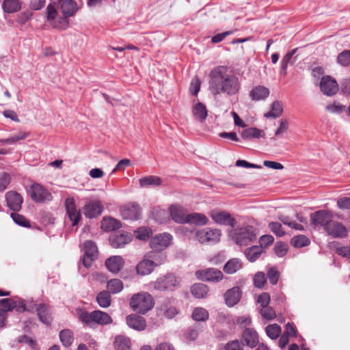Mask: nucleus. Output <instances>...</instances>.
<instances>
[{
  "mask_svg": "<svg viewBox=\"0 0 350 350\" xmlns=\"http://www.w3.org/2000/svg\"><path fill=\"white\" fill-rule=\"evenodd\" d=\"M107 288L109 293L116 294L123 289V283L120 279H112L107 282Z\"/></svg>",
  "mask_w": 350,
  "mask_h": 350,
  "instance_id": "obj_42",
  "label": "nucleus"
},
{
  "mask_svg": "<svg viewBox=\"0 0 350 350\" xmlns=\"http://www.w3.org/2000/svg\"><path fill=\"white\" fill-rule=\"evenodd\" d=\"M208 311L203 308H196L192 313L193 320L196 321H205L208 319Z\"/></svg>",
  "mask_w": 350,
  "mask_h": 350,
  "instance_id": "obj_50",
  "label": "nucleus"
},
{
  "mask_svg": "<svg viewBox=\"0 0 350 350\" xmlns=\"http://www.w3.org/2000/svg\"><path fill=\"white\" fill-rule=\"evenodd\" d=\"M261 253L262 249L257 245L252 246L247 249L245 252L247 260L250 262H254L258 258Z\"/></svg>",
  "mask_w": 350,
  "mask_h": 350,
  "instance_id": "obj_48",
  "label": "nucleus"
},
{
  "mask_svg": "<svg viewBox=\"0 0 350 350\" xmlns=\"http://www.w3.org/2000/svg\"><path fill=\"white\" fill-rule=\"evenodd\" d=\"M332 213L326 210L318 211L310 215L312 224L315 226H322L325 230L332 220Z\"/></svg>",
  "mask_w": 350,
  "mask_h": 350,
  "instance_id": "obj_10",
  "label": "nucleus"
},
{
  "mask_svg": "<svg viewBox=\"0 0 350 350\" xmlns=\"http://www.w3.org/2000/svg\"><path fill=\"white\" fill-rule=\"evenodd\" d=\"M280 276V273L275 267H271L267 271V277L271 284H276Z\"/></svg>",
  "mask_w": 350,
  "mask_h": 350,
  "instance_id": "obj_55",
  "label": "nucleus"
},
{
  "mask_svg": "<svg viewBox=\"0 0 350 350\" xmlns=\"http://www.w3.org/2000/svg\"><path fill=\"white\" fill-rule=\"evenodd\" d=\"M282 111L283 107L282 103L280 101L276 100L271 105V110L269 112L265 113V116L266 118H275L280 116L282 113Z\"/></svg>",
  "mask_w": 350,
  "mask_h": 350,
  "instance_id": "obj_46",
  "label": "nucleus"
},
{
  "mask_svg": "<svg viewBox=\"0 0 350 350\" xmlns=\"http://www.w3.org/2000/svg\"><path fill=\"white\" fill-rule=\"evenodd\" d=\"M83 264L85 267L89 268L97 257V246L92 241H86L83 243Z\"/></svg>",
  "mask_w": 350,
  "mask_h": 350,
  "instance_id": "obj_11",
  "label": "nucleus"
},
{
  "mask_svg": "<svg viewBox=\"0 0 350 350\" xmlns=\"http://www.w3.org/2000/svg\"><path fill=\"white\" fill-rule=\"evenodd\" d=\"M325 110L327 112L333 114H341L346 110L345 105L339 102L334 101L326 105Z\"/></svg>",
  "mask_w": 350,
  "mask_h": 350,
  "instance_id": "obj_45",
  "label": "nucleus"
},
{
  "mask_svg": "<svg viewBox=\"0 0 350 350\" xmlns=\"http://www.w3.org/2000/svg\"><path fill=\"white\" fill-rule=\"evenodd\" d=\"M154 300L150 294L142 292L133 295L130 300L131 308L139 314H146L154 306Z\"/></svg>",
  "mask_w": 350,
  "mask_h": 350,
  "instance_id": "obj_3",
  "label": "nucleus"
},
{
  "mask_svg": "<svg viewBox=\"0 0 350 350\" xmlns=\"http://www.w3.org/2000/svg\"><path fill=\"white\" fill-rule=\"evenodd\" d=\"M320 89L325 95L332 96L338 92V85L334 78L330 76H325L321 79Z\"/></svg>",
  "mask_w": 350,
  "mask_h": 350,
  "instance_id": "obj_13",
  "label": "nucleus"
},
{
  "mask_svg": "<svg viewBox=\"0 0 350 350\" xmlns=\"http://www.w3.org/2000/svg\"><path fill=\"white\" fill-rule=\"evenodd\" d=\"M36 306V310L39 320L46 325H51L53 318L49 307L43 303L38 305L33 304Z\"/></svg>",
  "mask_w": 350,
  "mask_h": 350,
  "instance_id": "obj_23",
  "label": "nucleus"
},
{
  "mask_svg": "<svg viewBox=\"0 0 350 350\" xmlns=\"http://www.w3.org/2000/svg\"><path fill=\"white\" fill-rule=\"evenodd\" d=\"M179 285V281L173 274H167L158 278L154 284V288L159 291H174Z\"/></svg>",
  "mask_w": 350,
  "mask_h": 350,
  "instance_id": "obj_9",
  "label": "nucleus"
},
{
  "mask_svg": "<svg viewBox=\"0 0 350 350\" xmlns=\"http://www.w3.org/2000/svg\"><path fill=\"white\" fill-rule=\"evenodd\" d=\"M338 62L344 66H347L350 64V50L344 51L338 55Z\"/></svg>",
  "mask_w": 350,
  "mask_h": 350,
  "instance_id": "obj_53",
  "label": "nucleus"
},
{
  "mask_svg": "<svg viewBox=\"0 0 350 350\" xmlns=\"http://www.w3.org/2000/svg\"><path fill=\"white\" fill-rule=\"evenodd\" d=\"M103 206L98 200H93L86 203L83 207V213L88 218L98 217L103 212Z\"/></svg>",
  "mask_w": 350,
  "mask_h": 350,
  "instance_id": "obj_17",
  "label": "nucleus"
},
{
  "mask_svg": "<svg viewBox=\"0 0 350 350\" xmlns=\"http://www.w3.org/2000/svg\"><path fill=\"white\" fill-rule=\"evenodd\" d=\"M135 237L139 240L146 241L152 234V230L149 227H140L134 232Z\"/></svg>",
  "mask_w": 350,
  "mask_h": 350,
  "instance_id": "obj_47",
  "label": "nucleus"
},
{
  "mask_svg": "<svg viewBox=\"0 0 350 350\" xmlns=\"http://www.w3.org/2000/svg\"><path fill=\"white\" fill-rule=\"evenodd\" d=\"M196 275L199 280L210 282H219L224 278L222 272L215 268L198 271Z\"/></svg>",
  "mask_w": 350,
  "mask_h": 350,
  "instance_id": "obj_12",
  "label": "nucleus"
},
{
  "mask_svg": "<svg viewBox=\"0 0 350 350\" xmlns=\"http://www.w3.org/2000/svg\"><path fill=\"white\" fill-rule=\"evenodd\" d=\"M113 345L116 350H129L131 341L127 336L119 335L115 338Z\"/></svg>",
  "mask_w": 350,
  "mask_h": 350,
  "instance_id": "obj_36",
  "label": "nucleus"
},
{
  "mask_svg": "<svg viewBox=\"0 0 350 350\" xmlns=\"http://www.w3.org/2000/svg\"><path fill=\"white\" fill-rule=\"evenodd\" d=\"M154 269V267L146 256H144V259L140 261L136 267L137 273L141 275H146L151 273Z\"/></svg>",
  "mask_w": 350,
  "mask_h": 350,
  "instance_id": "obj_30",
  "label": "nucleus"
},
{
  "mask_svg": "<svg viewBox=\"0 0 350 350\" xmlns=\"http://www.w3.org/2000/svg\"><path fill=\"white\" fill-rule=\"evenodd\" d=\"M243 338L246 344L250 347H255L258 342V336L256 331L247 328L243 334Z\"/></svg>",
  "mask_w": 350,
  "mask_h": 350,
  "instance_id": "obj_34",
  "label": "nucleus"
},
{
  "mask_svg": "<svg viewBox=\"0 0 350 350\" xmlns=\"http://www.w3.org/2000/svg\"><path fill=\"white\" fill-rule=\"evenodd\" d=\"M121 226V222L112 217H105L101 222V228L105 231L116 230Z\"/></svg>",
  "mask_w": 350,
  "mask_h": 350,
  "instance_id": "obj_35",
  "label": "nucleus"
},
{
  "mask_svg": "<svg viewBox=\"0 0 350 350\" xmlns=\"http://www.w3.org/2000/svg\"><path fill=\"white\" fill-rule=\"evenodd\" d=\"M2 8L6 13H14L21 9V0H3Z\"/></svg>",
  "mask_w": 350,
  "mask_h": 350,
  "instance_id": "obj_37",
  "label": "nucleus"
},
{
  "mask_svg": "<svg viewBox=\"0 0 350 350\" xmlns=\"http://www.w3.org/2000/svg\"><path fill=\"white\" fill-rule=\"evenodd\" d=\"M47 20L51 24L57 18V12L55 5L50 3L46 8Z\"/></svg>",
  "mask_w": 350,
  "mask_h": 350,
  "instance_id": "obj_59",
  "label": "nucleus"
},
{
  "mask_svg": "<svg viewBox=\"0 0 350 350\" xmlns=\"http://www.w3.org/2000/svg\"><path fill=\"white\" fill-rule=\"evenodd\" d=\"M16 310L17 312H22L25 310L32 311L33 306L26 307L24 300L20 298H4L0 299V311L3 312L5 321L7 318V312Z\"/></svg>",
  "mask_w": 350,
  "mask_h": 350,
  "instance_id": "obj_4",
  "label": "nucleus"
},
{
  "mask_svg": "<svg viewBox=\"0 0 350 350\" xmlns=\"http://www.w3.org/2000/svg\"><path fill=\"white\" fill-rule=\"evenodd\" d=\"M66 213L72 221V225L76 226L81 219V213L77 209L75 202L73 198H68L65 201Z\"/></svg>",
  "mask_w": 350,
  "mask_h": 350,
  "instance_id": "obj_16",
  "label": "nucleus"
},
{
  "mask_svg": "<svg viewBox=\"0 0 350 350\" xmlns=\"http://www.w3.org/2000/svg\"><path fill=\"white\" fill-rule=\"evenodd\" d=\"M201 81L198 77H195L190 84V91L192 94L197 95L200 90Z\"/></svg>",
  "mask_w": 350,
  "mask_h": 350,
  "instance_id": "obj_61",
  "label": "nucleus"
},
{
  "mask_svg": "<svg viewBox=\"0 0 350 350\" xmlns=\"http://www.w3.org/2000/svg\"><path fill=\"white\" fill-rule=\"evenodd\" d=\"M242 268V262L239 258H232L224 266V271L227 274H234Z\"/></svg>",
  "mask_w": 350,
  "mask_h": 350,
  "instance_id": "obj_32",
  "label": "nucleus"
},
{
  "mask_svg": "<svg viewBox=\"0 0 350 350\" xmlns=\"http://www.w3.org/2000/svg\"><path fill=\"white\" fill-rule=\"evenodd\" d=\"M158 314L167 319H172L178 314V310L170 299H165L159 306Z\"/></svg>",
  "mask_w": 350,
  "mask_h": 350,
  "instance_id": "obj_19",
  "label": "nucleus"
},
{
  "mask_svg": "<svg viewBox=\"0 0 350 350\" xmlns=\"http://www.w3.org/2000/svg\"><path fill=\"white\" fill-rule=\"evenodd\" d=\"M192 113L196 119L202 122L206 120L208 111L206 106L203 103L198 102L193 107Z\"/></svg>",
  "mask_w": 350,
  "mask_h": 350,
  "instance_id": "obj_31",
  "label": "nucleus"
},
{
  "mask_svg": "<svg viewBox=\"0 0 350 350\" xmlns=\"http://www.w3.org/2000/svg\"><path fill=\"white\" fill-rule=\"evenodd\" d=\"M241 295V291L238 286L228 290L224 295L226 304L228 306H234L239 301Z\"/></svg>",
  "mask_w": 350,
  "mask_h": 350,
  "instance_id": "obj_26",
  "label": "nucleus"
},
{
  "mask_svg": "<svg viewBox=\"0 0 350 350\" xmlns=\"http://www.w3.org/2000/svg\"><path fill=\"white\" fill-rule=\"evenodd\" d=\"M172 219L176 223L185 224L187 211L179 204H172L169 208Z\"/></svg>",
  "mask_w": 350,
  "mask_h": 350,
  "instance_id": "obj_22",
  "label": "nucleus"
},
{
  "mask_svg": "<svg viewBox=\"0 0 350 350\" xmlns=\"http://www.w3.org/2000/svg\"><path fill=\"white\" fill-rule=\"evenodd\" d=\"M59 338L64 346L70 347L74 340L73 333L70 329H64L59 333Z\"/></svg>",
  "mask_w": 350,
  "mask_h": 350,
  "instance_id": "obj_44",
  "label": "nucleus"
},
{
  "mask_svg": "<svg viewBox=\"0 0 350 350\" xmlns=\"http://www.w3.org/2000/svg\"><path fill=\"white\" fill-rule=\"evenodd\" d=\"M172 237L168 233H162L154 237L150 242V246L155 250H163L170 245Z\"/></svg>",
  "mask_w": 350,
  "mask_h": 350,
  "instance_id": "obj_15",
  "label": "nucleus"
},
{
  "mask_svg": "<svg viewBox=\"0 0 350 350\" xmlns=\"http://www.w3.org/2000/svg\"><path fill=\"white\" fill-rule=\"evenodd\" d=\"M208 291L207 286L202 283L195 284L191 288V294L198 299L206 297Z\"/></svg>",
  "mask_w": 350,
  "mask_h": 350,
  "instance_id": "obj_40",
  "label": "nucleus"
},
{
  "mask_svg": "<svg viewBox=\"0 0 350 350\" xmlns=\"http://www.w3.org/2000/svg\"><path fill=\"white\" fill-rule=\"evenodd\" d=\"M243 344L241 340H234L228 342L225 345V350H242Z\"/></svg>",
  "mask_w": 350,
  "mask_h": 350,
  "instance_id": "obj_60",
  "label": "nucleus"
},
{
  "mask_svg": "<svg viewBox=\"0 0 350 350\" xmlns=\"http://www.w3.org/2000/svg\"><path fill=\"white\" fill-rule=\"evenodd\" d=\"M325 231L334 238H344L347 236L346 227L342 224L332 220L326 227Z\"/></svg>",
  "mask_w": 350,
  "mask_h": 350,
  "instance_id": "obj_18",
  "label": "nucleus"
},
{
  "mask_svg": "<svg viewBox=\"0 0 350 350\" xmlns=\"http://www.w3.org/2000/svg\"><path fill=\"white\" fill-rule=\"evenodd\" d=\"M77 3L72 0H67L62 3V12L65 16H72L77 10Z\"/></svg>",
  "mask_w": 350,
  "mask_h": 350,
  "instance_id": "obj_39",
  "label": "nucleus"
},
{
  "mask_svg": "<svg viewBox=\"0 0 350 350\" xmlns=\"http://www.w3.org/2000/svg\"><path fill=\"white\" fill-rule=\"evenodd\" d=\"M274 238L271 235H263L260 238V247H266L273 243Z\"/></svg>",
  "mask_w": 350,
  "mask_h": 350,
  "instance_id": "obj_64",
  "label": "nucleus"
},
{
  "mask_svg": "<svg viewBox=\"0 0 350 350\" xmlns=\"http://www.w3.org/2000/svg\"><path fill=\"white\" fill-rule=\"evenodd\" d=\"M29 193L31 198L36 202H45L52 200L51 193L42 185L38 183L33 184L29 189Z\"/></svg>",
  "mask_w": 350,
  "mask_h": 350,
  "instance_id": "obj_7",
  "label": "nucleus"
},
{
  "mask_svg": "<svg viewBox=\"0 0 350 350\" xmlns=\"http://www.w3.org/2000/svg\"><path fill=\"white\" fill-rule=\"evenodd\" d=\"M243 139H248L251 138L258 139L260 137H265V132L262 130H260L257 128L251 127L244 129L241 134Z\"/></svg>",
  "mask_w": 350,
  "mask_h": 350,
  "instance_id": "obj_38",
  "label": "nucleus"
},
{
  "mask_svg": "<svg viewBox=\"0 0 350 350\" xmlns=\"http://www.w3.org/2000/svg\"><path fill=\"white\" fill-rule=\"evenodd\" d=\"M68 16H65L63 15L62 17L57 18L54 21L52 22L51 25L55 28L65 29L68 26Z\"/></svg>",
  "mask_w": 350,
  "mask_h": 350,
  "instance_id": "obj_51",
  "label": "nucleus"
},
{
  "mask_svg": "<svg viewBox=\"0 0 350 350\" xmlns=\"http://www.w3.org/2000/svg\"><path fill=\"white\" fill-rule=\"evenodd\" d=\"M265 332L267 335L272 340L277 339L281 334V327L276 323L271 324L268 325Z\"/></svg>",
  "mask_w": 350,
  "mask_h": 350,
  "instance_id": "obj_49",
  "label": "nucleus"
},
{
  "mask_svg": "<svg viewBox=\"0 0 350 350\" xmlns=\"http://www.w3.org/2000/svg\"><path fill=\"white\" fill-rule=\"evenodd\" d=\"M266 277L264 273L257 272L254 277V285L258 288H261L266 283Z\"/></svg>",
  "mask_w": 350,
  "mask_h": 350,
  "instance_id": "obj_52",
  "label": "nucleus"
},
{
  "mask_svg": "<svg viewBox=\"0 0 350 350\" xmlns=\"http://www.w3.org/2000/svg\"><path fill=\"white\" fill-rule=\"evenodd\" d=\"M269 90L265 86L258 85L250 92V96L252 100H264L269 95Z\"/></svg>",
  "mask_w": 350,
  "mask_h": 350,
  "instance_id": "obj_29",
  "label": "nucleus"
},
{
  "mask_svg": "<svg viewBox=\"0 0 350 350\" xmlns=\"http://www.w3.org/2000/svg\"><path fill=\"white\" fill-rule=\"evenodd\" d=\"M274 250L278 257H283L287 253L288 246L286 244L280 242L275 244Z\"/></svg>",
  "mask_w": 350,
  "mask_h": 350,
  "instance_id": "obj_58",
  "label": "nucleus"
},
{
  "mask_svg": "<svg viewBox=\"0 0 350 350\" xmlns=\"http://www.w3.org/2000/svg\"><path fill=\"white\" fill-rule=\"evenodd\" d=\"M5 198L7 204L10 209L14 211L21 210L23 202L21 194L16 191H9L5 194Z\"/></svg>",
  "mask_w": 350,
  "mask_h": 350,
  "instance_id": "obj_24",
  "label": "nucleus"
},
{
  "mask_svg": "<svg viewBox=\"0 0 350 350\" xmlns=\"http://www.w3.org/2000/svg\"><path fill=\"white\" fill-rule=\"evenodd\" d=\"M310 243V239L304 234L294 236L291 240V244L297 248L308 246Z\"/></svg>",
  "mask_w": 350,
  "mask_h": 350,
  "instance_id": "obj_41",
  "label": "nucleus"
},
{
  "mask_svg": "<svg viewBox=\"0 0 350 350\" xmlns=\"http://www.w3.org/2000/svg\"><path fill=\"white\" fill-rule=\"evenodd\" d=\"M260 314L264 319L268 320H272L276 317L273 308L268 306L260 310Z\"/></svg>",
  "mask_w": 350,
  "mask_h": 350,
  "instance_id": "obj_57",
  "label": "nucleus"
},
{
  "mask_svg": "<svg viewBox=\"0 0 350 350\" xmlns=\"http://www.w3.org/2000/svg\"><path fill=\"white\" fill-rule=\"evenodd\" d=\"M208 222V217L200 213H187L185 224H190L196 226H204Z\"/></svg>",
  "mask_w": 350,
  "mask_h": 350,
  "instance_id": "obj_27",
  "label": "nucleus"
},
{
  "mask_svg": "<svg viewBox=\"0 0 350 350\" xmlns=\"http://www.w3.org/2000/svg\"><path fill=\"white\" fill-rule=\"evenodd\" d=\"M11 217L14 221L21 226H29V221L22 215L16 213H11Z\"/></svg>",
  "mask_w": 350,
  "mask_h": 350,
  "instance_id": "obj_54",
  "label": "nucleus"
},
{
  "mask_svg": "<svg viewBox=\"0 0 350 350\" xmlns=\"http://www.w3.org/2000/svg\"><path fill=\"white\" fill-rule=\"evenodd\" d=\"M141 187H157L162 184V180L157 176H147L139 180Z\"/></svg>",
  "mask_w": 350,
  "mask_h": 350,
  "instance_id": "obj_33",
  "label": "nucleus"
},
{
  "mask_svg": "<svg viewBox=\"0 0 350 350\" xmlns=\"http://www.w3.org/2000/svg\"><path fill=\"white\" fill-rule=\"evenodd\" d=\"M209 90L214 96L225 94L232 96L240 91L239 78L227 66L214 68L209 73Z\"/></svg>",
  "mask_w": 350,
  "mask_h": 350,
  "instance_id": "obj_1",
  "label": "nucleus"
},
{
  "mask_svg": "<svg viewBox=\"0 0 350 350\" xmlns=\"http://www.w3.org/2000/svg\"><path fill=\"white\" fill-rule=\"evenodd\" d=\"M210 217L214 222L219 225L234 227L237 224L236 219L229 213L224 211L214 209L211 211Z\"/></svg>",
  "mask_w": 350,
  "mask_h": 350,
  "instance_id": "obj_8",
  "label": "nucleus"
},
{
  "mask_svg": "<svg viewBox=\"0 0 350 350\" xmlns=\"http://www.w3.org/2000/svg\"><path fill=\"white\" fill-rule=\"evenodd\" d=\"M120 214L124 219L137 220L141 216V208L138 204L130 203L121 208Z\"/></svg>",
  "mask_w": 350,
  "mask_h": 350,
  "instance_id": "obj_14",
  "label": "nucleus"
},
{
  "mask_svg": "<svg viewBox=\"0 0 350 350\" xmlns=\"http://www.w3.org/2000/svg\"><path fill=\"white\" fill-rule=\"evenodd\" d=\"M10 183V175L7 173H0V192L5 190Z\"/></svg>",
  "mask_w": 350,
  "mask_h": 350,
  "instance_id": "obj_62",
  "label": "nucleus"
},
{
  "mask_svg": "<svg viewBox=\"0 0 350 350\" xmlns=\"http://www.w3.org/2000/svg\"><path fill=\"white\" fill-rule=\"evenodd\" d=\"M145 256L150 260V262L154 267L162 265L166 260L165 253L161 250H154L147 253Z\"/></svg>",
  "mask_w": 350,
  "mask_h": 350,
  "instance_id": "obj_28",
  "label": "nucleus"
},
{
  "mask_svg": "<svg viewBox=\"0 0 350 350\" xmlns=\"http://www.w3.org/2000/svg\"><path fill=\"white\" fill-rule=\"evenodd\" d=\"M232 237L237 244L247 245L256 240V234L253 227L247 226L234 229Z\"/></svg>",
  "mask_w": 350,
  "mask_h": 350,
  "instance_id": "obj_5",
  "label": "nucleus"
},
{
  "mask_svg": "<svg viewBox=\"0 0 350 350\" xmlns=\"http://www.w3.org/2000/svg\"><path fill=\"white\" fill-rule=\"evenodd\" d=\"M98 304L102 308H107L111 304V295L108 291H101L96 296Z\"/></svg>",
  "mask_w": 350,
  "mask_h": 350,
  "instance_id": "obj_43",
  "label": "nucleus"
},
{
  "mask_svg": "<svg viewBox=\"0 0 350 350\" xmlns=\"http://www.w3.org/2000/svg\"><path fill=\"white\" fill-rule=\"evenodd\" d=\"M195 236L202 244L214 245L219 242L221 232L217 228H204L197 230Z\"/></svg>",
  "mask_w": 350,
  "mask_h": 350,
  "instance_id": "obj_6",
  "label": "nucleus"
},
{
  "mask_svg": "<svg viewBox=\"0 0 350 350\" xmlns=\"http://www.w3.org/2000/svg\"><path fill=\"white\" fill-rule=\"evenodd\" d=\"M126 322L127 325L135 330L143 331L146 327V319L136 314H130L126 317Z\"/></svg>",
  "mask_w": 350,
  "mask_h": 350,
  "instance_id": "obj_21",
  "label": "nucleus"
},
{
  "mask_svg": "<svg viewBox=\"0 0 350 350\" xmlns=\"http://www.w3.org/2000/svg\"><path fill=\"white\" fill-rule=\"evenodd\" d=\"M78 316L80 321L90 327L94 324L108 325L113 321L109 314L100 310H94L90 313L80 309L78 310Z\"/></svg>",
  "mask_w": 350,
  "mask_h": 350,
  "instance_id": "obj_2",
  "label": "nucleus"
},
{
  "mask_svg": "<svg viewBox=\"0 0 350 350\" xmlns=\"http://www.w3.org/2000/svg\"><path fill=\"white\" fill-rule=\"evenodd\" d=\"M132 239L133 236L130 233H117L110 237L109 241L113 247L120 248L130 243Z\"/></svg>",
  "mask_w": 350,
  "mask_h": 350,
  "instance_id": "obj_20",
  "label": "nucleus"
},
{
  "mask_svg": "<svg viewBox=\"0 0 350 350\" xmlns=\"http://www.w3.org/2000/svg\"><path fill=\"white\" fill-rule=\"evenodd\" d=\"M271 230L277 236L282 237L285 234L284 230L282 229L281 224L278 222H271L269 224Z\"/></svg>",
  "mask_w": 350,
  "mask_h": 350,
  "instance_id": "obj_56",
  "label": "nucleus"
},
{
  "mask_svg": "<svg viewBox=\"0 0 350 350\" xmlns=\"http://www.w3.org/2000/svg\"><path fill=\"white\" fill-rule=\"evenodd\" d=\"M124 265V260L120 256H111L105 261L106 267L113 273H118L122 269Z\"/></svg>",
  "mask_w": 350,
  "mask_h": 350,
  "instance_id": "obj_25",
  "label": "nucleus"
},
{
  "mask_svg": "<svg viewBox=\"0 0 350 350\" xmlns=\"http://www.w3.org/2000/svg\"><path fill=\"white\" fill-rule=\"evenodd\" d=\"M270 299V295L267 293H262L258 296L257 302L260 304L262 308H263L269 306Z\"/></svg>",
  "mask_w": 350,
  "mask_h": 350,
  "instance_id": "obj_63",
  "label": "nucleus"
}]
</instances>
